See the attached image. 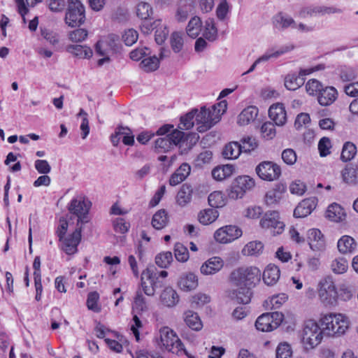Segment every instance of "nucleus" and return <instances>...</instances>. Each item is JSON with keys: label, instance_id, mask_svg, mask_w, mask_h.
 Instances as JSON below:
<instances>
[{"label": "nucleus", "instance_id": "8fccbe9b", "mask_svg": "<svg viewBox=\"0 0 358 358\" xmlns=\"http://www.w3.org/2000/svg\"><path fill=\"white\" fill-rule=\"evenodd\" d=\"M153 10L151 6L145 2H140L136 8L137 16L141 20H148L152 15Z\"/></svg>", "mask_w": 358, "mask_h": 358}, {"label": "nucleus", "instance_id": "20e7f679", "mask_svg": "<svg viewBox=\"0 0 358 358\" xmlns=\"http://www.w3.org/2000/svg\"><path fill=\"white\" fill-rule=\"evenodd\" d=\"M91 207V202L83 196H78L73 199L69 205V213L77 217V227L89 222L87 215Z\"/></svg>", "mask_w": 358, "mask_h": 358}, {"label": "nucleus", "instance_id": "7ed1b4c3", "mask_svg": "<svg viewBox=\"0 0 358 358\" xmlns=\"http://www.w3.org/2000/svg\"><path fill=\"white\" fill-rule=\"evenodd\" d=\"M323 334L321 327L316 322L311 320L305 322L301 334V343L303 348L306 351L314 349L321 343Z\"/></svg>", "mask_w": 358, "mask_h": 358}, {"label": "nucleus", "instance_id": "7c9ffc66", "mask_svg": "<svg viewBox=\"0 0 358 358\" xmlns=\"http://www.w3.org/2000/svg\"><path fill=\"white\" fill-rule=\"evenodd\" d=\"M286 187L282 184H278L275 187L269 190L265 196L267 205H273L278 203L282 198V194L285 192Z\"/></svg>", "mask_w": 358, "mask_h": 358}, {"label": "nucleus", "instance_id": "6ab92c4d", "mask_svg": "<svg viewBox=\"0 0 358 358\" xmlns=\"http://www.w3.org/2000/svg\"><path fill=\"white\" fill-rule=\"evenodd\" d=\"M269 117L278 126H282L287 121V114L282 103L273 104L268 110Z\"/></svg>", "mask_w": 358, "mask_h": 358}, {"label": "nucleus", "instance_id": "aec40b11", "mask_svg": "<svg viewBox=\"0 0 358 358\" xmlns=\"http://www.w3.org/2000/svg\"><path fill=\"white\" fill-rule=\"evenodd\" d=\"M338 98L337 90L331 86H325L317 96L318 103L322 106H329Z\"/></svg>", "mask_w": 358, "mask_h": 358}, {"label": "nucleus", "instance_id": "4468645a", "mask_svg": "<svg viewBox=\"0 0 358 358\" xmlns=\"http://www.w3.org/2000/svg\"><path fill=\"white\" fill-rule=\"evenodd\" d=\"M279 218L278 211H268L260 220V225L262 228L273 229V234H280L282 232L285 224Z\"/></svg>", "mask_w": 358, "mask_h": 358}, {"label": "nucleus", "instance_id": "58836bf2", "mask_svg": "<svg viewBox=\"0 0 358 358\" xmlns=\"http://www.w3.org/2000/svg\"><path fill=\"white\" fill-rule=\"evenodd\" d=\"M219 216L218 211L215 208H207L201 210L198 215L200 223L208 225L213 223Z\"/></svg>", "mask_w": 358, "mask_h": 358}, {"label": "nucleus", "instance_id": "3c124183", "mask_svg": "<svg viewBox=\"0 0 358 358\" xmlns=\"http://www.w3.org/2000/svg\"><path fill=\"white\" fill-rule=\"evenodd\" d=\"M241 150L244 152H250L255 150L257 146L258 143L255 138L252 136L244 137L241 140Z\"/></svg>", "mask_w": 358, "mask_h": 358}, {"label": "nucleus", "instance_id": "338daca9", "mask_svg": "<svg viewBox=\"0 0 358 358\" xmlns=\"http://www.w3.org/2000/svg\"><path fill=\"white\" fill-rule=\"evenodd\" d=\"M87 36V31L85 29H77L69 34V39L72 42L83 41Z\"/></svg>", "mask_w": 358, "mask_h": 358}, {"label": "nucleus", "instance_id": "0e129e2a", "mask_svg": "<svg viewBox=\"0 0 358 358\" xmlns=\"http://www.w3.org/2000/svg\"><path fill=\"white\" fill-rule=\"evenodd\" d=\"M281 156L283 162L288 165L294 164L297 159L295 151L291 148L284 150Z\"/></svg>", "mask_w": 358, "mask_h": 358}, {"label": "nucleus", "instance_id": "473e14b6", "mask_svg": "<svg viewBox=\"0 0 358 358\" xmlns=\"http://www.w3.org/2000/svg\"><path fill=\"white\" fill-rule=\"evenodd\" d=\"M184 321L194 331H200L203 327L201 320L196 313L187 310L184 313Z\"/></svg>", "mask_w": 358, "mask_h": 358}, {"label": "nucleus", "instance_id": "f3484780", "mask_svg": "<svg viewBox=\"0 0 358 358\" xmlns=\"http://www.w3.org/2000/svg\"><path fill=\"white\" fill-rule=\"evenodd\" d=\"M236 288L228 289L227 296L238 303L248 304L251 301L252 288L245 286H235Z\"/></svg>", "mask_w": 358, "mask_h": 358}, {"label": "nucleus", "instance_id": "72a5a7b5", "mask_svg": "<svg viewBox=\"0 0 358 358\" xmlns=\"http://www.w3.org/2000/svg\"><path fill=\"white\" fill-rule=\"evenodd\" d=\"M169 223V216L164 209L157 211L152 218V226L157 230L164 229Z\"/></svg>", "mask_w": 358, "mask_h": 358}, {"label": "nucleus", "instance_id": "412c9836", "mask_svg": "<svg viewBox=\"0 0 358 358\" xmlns=\"http://www.w3.org/2000/svg\"><path fill=\"white\" fill-rule=\"evenodd\" d=\"M308 70L301 69L299 76L295 73H291L285 78V86L289 90H296L302 86L304 83L303 76L309 74Z\"/></svg>", "mask_w": 358, "mask_h": 358}, {"label": "nucleus", "instance_id": "774afa93", "mask_svg": "<svg viewBox=\"0 0 358 358\" xmlns=\"http://www.w3.org/2000/svg\"><path fill=\"white\" fill-rule=\"evenodd\" d=\"M229 11V6L227 0H222L216 8V15L220 20H224Z\"/></svg>", "mask_w": 358, "mask_h": 358}, {"label": "nucleus", "instance_id": "6e6d98bb", "mask_svg": "<svg viewBox=\"0 0 358 358\" xmlns=\"http://www.w3.org/2000/svg\"><path fill=\"white\" fill-rule=\"evenodd\" d=\"M99 295L96 292H90L87 296V306L88 309L99 313L101 310V307L98 305Z\"/></svg>", "mask_w": 358, "mask_h": 358}, {"label": "nucleus", "instance_id": "2f4dec72", "mask_svg": "<svg viewBox=\"0 0 358 358\" xmlns=\"http://www.w3.org/2000/svg\"><path fill=\"white\" fill-rule=\"evenodd\" d=\"M338 249L343 254L353 252L357 247L355 239L350 236H343L338 241Z\"/></svg>", "mask_w": 358, "mask_h": 358}, {"label": "nucleus", "instance_id": "ddd939ff", "mask_svg": "<svg viewBox=\"0 0 358 358\" xmlns=\"http://www.w3.org/2000/svg\"><path fill=\"white\" fill-rule=\"evenodd\" d=\"M319 296L326 305L336 303L338 293L331 277H327L320 282Z\"/></svg>", "mask_w": 358, "mask_h": 358}, {"label": "nucleus", "instance_id": "1a4fd4ad", "mask_svg": "<svg viewBox=\"0 0 358 358\" xmlns=\"http://www.w3.org/2000/svg\"><path fill=\"white\" fill-rule=\"evenodd\" d=\"M162 285V282L159 280L157 269L154 266L148 267L142 272L141 286L146 295L153 296L155 289Z\"/></svg>", "mask_w": 358, "mask_h": 358}, {"label": "nucleus", "instance_id": "09e8293b", "mask_svg": "<svg viewBox=\"0 0 358 358\" xmlns=\"http://www.w3.org/2000/svg\"><path fill=\"white\" fill-rule=\"evenodd\" d=\"M174 255L176 259L180 262H186L189 258L187 248L180 243H176L174 245Z\"/></svg>", "mask_w": 358, "mask_h": 358}, {"label": "nucleus", "instance_id": "4c0bfd02", "mask_svg": "<svg viewBox=\"0 0 358 358\" xmlns=\"http://www.w3.org/2000/svg\"><path fill=\"white\" fill-rule=\"evenodd\" d=\"M203 37L209 41H215L217 38V29L213 18H208L205 21Z\"/></svg>", "mask_w": 358, "mask_h": 358}, {"label": "nucleus", "instance_id": "a878e982", "mask_svg": "<svg viewBox=\"0 0 358 358\" xmlns=\"http://www.w3.org/2000/svg\"><path fill=\"white\" fill-rule=\"evenodd\" d=\"M192 187L187 183L183 184L176 196L178 204L182 207L187 206L192 201Z\"/></svg>", "mask_w": 358, "mask_h": 358}, {"label": "nucleus", "instance_id": "ea45409f", "mask_svg": "<svg viewBox=\"0 0 358 358\" xmlns=\"http://www.w3.org/2000/svg\"><path fill=\"white\" fill-rule=\"evenodd\" d=\"M294 48L293 45H285L281 47L279 50L273 52H266L264 55L256 59V64L266 62L271 58H277L279 56L292 50Z\"/></svg>", "mask_w": 358, "mask_h": 358}, {"label": "nucleus", "instance_id": "bf43d9fd", "mask_svg": "<svg viewBox=\"0 0 358 358\" xmlns=\"http://www.w3.org/2000/svg\"><path fill=\"white\" fill-rule=\"evenodd\" d=\"M292 350L287 343H280L276 349V358H292Z\"/></svg>", "mask_w": 358, "mask_h": 358}, {"label": "nucleus", "instance_id": "39448f33", "mask_svg": "<svg viewBox=\"0 0 358 358\" xmlns=\"http://www.w3.org/2000/svg\"><path fill=\"white\" fill-rule=\"evenodd\" d=\"M160 348L173 354L179 355L183 350V344L175 334V332L168 327H164L159 330Z\"/></svg>", "mask_w": 358, "mask_h": 358}, {"label": "nucleus", "instance_id": "5701e85b", "mask_svg": "<svg viewBox=\"0 0 358 358\" xmlns=\"http://www.w3.org/2000/svg\"><path fill=\"white\" fill-rule=\"evenodd\" d=\"M193 0H180L176 14V18L178 22L185 21L189 15L194 11Z\"/></svg>", "mask_w": 358, "mask_h": 358}, {"label": "nucleus", "instance_id": "b1692460", "mask_svg": "<svg viewBox=\"0 0 358 358\" xmlns=\"http://www.w3.org/2000/svg\"><path fill=\"white\" fill-rule=\"evenodd\" d=\"M315 206V199H304L295 208L294 216L296 217H305L311 213Z\"/></svg>", "mask_w": 358, "mask_h": 358}, {"label": "nucleus", "instance_id": "a18cd8bd", "mask_svg": "<svg viewBox=\"0 0 358 358\" xmlns=\"http://www.w3.org/2000/svg\"><path fill=\"white\" fill-rule=\"evenodd\" d=\"M159 59L157 57H149L144 59L140 63L141 68L145 72L156 71L159 68Z\"/></svg>", "mask_w": 358, "mask_h": 358}, {"label": "nucleus", "instance_id": "4d7b16f0", "mask_svg": "<svg viewBox=\"0 0 358 358\" xmlns=\"http://www.w3.org/2000/svg\"><path fill=\"white\" fill-rule=\"evenodd\" d=\"M323 87V85L315 79L309 80L306 85V91L310 95L317 94L318 96Z\"/></svg>", "mask_w": 358, "mask_h": 358}, {"label": "nucleus", "instance_id": "c85d7f7f", "mask_svg": "<svg viewBox=\"0 0 358 358\" xmlns=\"http://www.w3.org/2000/svg\"><path fill=\"white\" fill-rule=\"evenodd\" d=\"M161 301L167 307H173L179 302V296L171 287H166L160 296Z\"/></svg>", "mask_w": 358, "mask_h": 358}, {"label": "nucleus", "instance_id": "a211bd4d", "mask_svg": "<svg viewBox=\"0 0 358 358\" xmlns=\"http://www.w3.org/2000/svg\"><path fill=\"white\" fill-rule=\"evenodd\" d=\"M223 266V260L220 257H213L201 265L200 271L206 275H213L220 271Z\"/></svg>", "mask_w": 358, "mask_h": 358}, {"label": "nucleus", "instance_id": "603ef678", "mask_svg": "<svg viewBox=\"0 0 358 358\" xmlns=\"http://www.w3.org/2000/svg\"><path fill=\"white\" fill-rule=\"evenodd\" d=\"M173 261L171 252H164L158 254L155 257V263L161 268H167Z\"/></svg>", "mask_w": 358, "mask_h": 358}, {"label": "nucleus", "instance_id": "f704fd0d", "mask_svg": "<svg viewBox=\"0 0 358 358\" xmlns=\"http://www.w3.org/2000/svg\"><path fill=\"white\" fill-rule=\"evenodd\" d=\"M242 152L241 144L238 142L233 141L224 146L222 155L225 159H235L238 157Z\"/></svg>", "mask_w": 358, "mask_h": 358}, {"label": "nucleus", "instance_id": "49530a36", "mask_svg": "<svg viewBox=\"0 0 358 358\" xmlns=\"http://www.w3.org/2000/svg\"><path fill=\"white\" fill-rule=\"evenodd\" d=\"M357 152L355 145L351 142H346L343 147L341 159L343 162H348L352 159Z\"/></svg>", "mask_w": 358, "mask_h": 358}, {"label": "nucleus", "instance_id": "052dcab7", "mask_svg": "<svg viewBox=\"0 0 358 358\" xmlns=\"http://www.w3.org/2000/svg\"><path fill=\"white\" fill-rule=\"evenodd\" d=\"M331 148V141L328 137H322L318 143V150L320 155L322 157H327L330 154Z\"/></svg>", "mask_w": 358, "mask_h": 358}, {"label": "nucleus", "instance_id": "423d86ee", "mask_svg": "<svg viewBox=\"0 0 358 358\" xmlns=\"http://www.w3.org/2000/svg\"><path fill=\"white\" fill-rule=\"evenodd\" d=\"M215 106L206 108L201 107L200 111L196 113L195 122L199 132H205L220 121L219 112L215 111Z\"/></svg>", "mask_w": 358, "mask_h": 358}, {"label": "nucleus", "instance_id": "c03bdc74", "mask_svg": "<svg viewBox=\"0 0 358 358\" xmlns=\"http://www.w3.org/2000/svg\"><path fill=\"white\" fill-rule=\"evenodd\" d=\"M288 299V296L285 293L278 294L271 296L268 300L266 301V308L271 309L279 308L283 303H285Z\"/></svg>", "mask_w": 358, "mask_h": 358}, {"label": "nucleus", "instance_id": "5fc2aeb1", "mask_svg": "<svg viewBox=\"0 0 358 358\" xmlns=\"http://www.w3.org/2000/svg\"><path fill=\"white\" fill-rule=\"evenodd\" d=\"M197 109H194L191 112L187 113L185 116L180 118V126L181 129H189L194 126V118L196 117V113Z\"/></svg>", "mask_w": 358, "mask_h": 358}, {"label": "nucleus", "instance_id": "6e6552de", "mask_svg": "<svg viewBox=\"0 0 358 358\" xmlns=\"http://www.w3.org/2000/svg\"><path fill=\"white\" fill-rule=\"evenodd\" d=\"M283 318L284 315L280 312L266 313L257 319L255 327L262 331H271L280 326Z\"/></svg>", "mask_w": 358, "mask_h": 358}, {"label": "nucleus", "instance_id": "de8ad7c7", "mask_svg": "<svg viewBox=\"0 0 358 358\" xmlns=\"http://www.w3.org/2000/svg\"><path fill=\"white\" fill-rule=\"evenodd\" d=\"M133 311L141 313L148 310V305L145 297L141 292H137L132 305Z\"/></svg>", "mask_w": 358, "mask_h": 358}, {"label": "nucleus", "instance_id": "f8f14e48", "mask_svg": "<svg viewBox=\"0 0 358 358\" xmlns=\"http://www.w3.org/2000/svg\"><path fill=\"white\" fill-rule=\"evenodd\" d=\"M257 176L263 180L274 181L281 176V169L278 164L271 161H264L255 168Z\"/></svg>", "mask_w": 358, "mask_h": 358}, {"label": "nucleus", "instance_id": "4be33fe9", "mask_svg": "<svg viewBox=\"0 0 358 358\" xmlns=\"http://www.w3.org/2000/svg\"><path fill=\"white\" fill-rule=\"evenodd\" d=\"M308 240L313 250H320L324 247V236L319 229H310L308 231Z\"/></svg>", "mask_w": 358, "mask_h": 358}, {"label": "nucleus", "instance_id": "bb28decb", "mask_svg": "<svg viewBox=\"0 0 358 358\" xmlns=\"http://www.w3.org/2000/svg\"><path fill=\"white\" fill-rule=\"evenodd\" d=\"M280 275L279 268L274 264H269L264 271L263 280L267 285H273L279 280Z\"/></svg>", "mask_w": 358, "mask_h": 358}, {"label": "nucleus", "instance_id": "37998d69", "mask_svg": "<svg viewBox=\"0 0 358 358\" xmlns=\"http://www.w3.org/2000/svg\"><path fill=\"white\" fill-rule=\"evenodd\" d=\"M264 245L260 241H251L245 245L242 252L244 255H258L262 253Z\"/></svg>", "mask_w": 358, "mask_h": 358}, {"label": "nucleus", "instance_id": "c756f323", "mask_svg": "<svg viewBox=\"0 0 358 358\" xmlns=\"http://www.w3.org/2000/svg\"><path fill=\"white\" fill-rule=\"evenodd\" d=\"M273 26L279 30H284L289 27H296V22L291 17L285 15L282 13H279L273 17Z\"/></svg>", "mask_w": 358, "mask_h": 358}, {"label": "nucleus", "instance_id": "2eb2a0df", "mask_svg": "<svg viewBox=\"0 0 358 358\" xmlns=\"http://www.w3.org/2000/svg\"><path fill=\"white\" fill-rule=\"evenodd\" d=\"M83 227H77L73 232L62 238V250L69 255H74L78 252V245L81 241Z\"/></svg>", "mask_w": 358, "mask_h": 358}, {"label": "nucleus", "instance_id": "a19ab883", "mask_svg": "<svg viewBox=\"0 0 358 358\" xmlns=\"http://www.w3.org/2000/svg\"><path fill=\"white\" fill-rule=\"evenodd\" d=\"M201 24L200 17L197 16L192 17L186 27L187 35L192 38H196L201 31Z\"/></svg>", "mask_w": 358, "mask_h": 358}, {"label": "nucleus", "instance_id": "864d4df0", "mask_svg": "<svg viewBox=\"0 0 358 358\" xmlns=\"http://www.w3.org/2000/svg\"><path fill=\"white\" fill-rule=\"evenodd\" d=\"M331 268L334 273L343 274L345 273L348 270V262L343 258L336 259L334 261H332Z\"/></svg>", "mask_w": 358, "mask_h": 358}, {"label": "nucleus", "instance_id": "69168bd1", "mask_svg": "<svg viewBox=\"0 0 358 358\" xmlns=\"http://www.w3.org/2000/svg\"><path fill=\"white\" fill-rule=\"evenodd\" d=\"M143 22L140 26L141 31L145 34H150L154 29L160 25L161 20H158L151 22L150 18L148 20H142Z\"/></svg>", "mask_w": 358, "mask_h": 358}, {"label": "nucleus", "instance_id": "79ce46f5", "mask_svg": "<svg viewBox=\"0 0 358 358\" xmlns=\"http://www.w3.org/2000/svg\"><path fill=\"white\" fill-rule=\"evenodd\" d=\"M184 34L182 32L174 31L170 37V44L171 49L176 53L180 52L184 46Z\"/></svg>", "mask_w": 358, "mask_h": 358}, {"label": "nucleus", "instance_id": "cd10ccee", "mask_svg": "<svg viewBox=\"0 0 358 358\" xmlns=\"http://www.w3.org/2000/svg\"><path fill=\"white\" fill-rule=\"evenodd\" d=\"M258 108L253 106L243 109L238 117V124L243 126L253 122L258 115Z\"/></svg>", "mask_w": 358, "mask_h": 358}, {"label": "nucleus", "instance_id": "680f3d73", "mask_svg": "<svg viewBox=\"0 0 358 358\" xmlns=\"http://www.w3.org/2000/svg\"><path fill=\"white\" fill-rule=\"evenodd\" d=\"M155 34V39L157 44H162L166 40L168 34L169 30L166 27L160 23V25L157 27Z\"/></svg>", "mask_w": 358, "mask_h": 358}, {"label": "nucleus", "instance_id": "c9c22d12", "mask_svg": "<svg viewBox=\"0 0 358 358\" xmlns=\"http://www.w3.org/2000/svg\"><path fill=\"white\" fill-rule=\"evenodd\" d=\"M66 51L81 59L90 58L92 56V49L85 45H70L66 47Z\"/></svg>", "mask_w": 358, "mask_h": 358}, {"label": "nucleus", "instance_id": "dca6fc26", "mask_svg": "<svg viewBox=\"0 0 358 358\" xmlns=\"http://www.w3.org/2000/svg\"><path fill=\"white\" fill-rule=\"evenodd\" d=\"M242 235V231L234 225H227L217 229L214 234L216 241L220 243H230Z\"/></svg>", "mask_w": 358, "mask_h": 358}, {"label": "nucleus", "instance_id": "393cba45", "mask_svg": "<svg viewBox=\"0 0 358 358\" xmlns=\"http://www.w3.org/2000/svg\"><path fill=\"white\" fill-rule=\"evenodd\" d=\"M178 286L185 292L195 289L198 286V278L192 272L182 275L179 281Z\"/></svg>", "mask_w": 358, "mask_h": 358}, {"label": "nucleus", "instance_id": "e433bc0d", "mask_svg": "<svg viewBox=\"0 0 358 358\" xmlns=\"http://www.w3.org/2000/svg\"><path fill=\"white\" fill-rule=\"evenodd\" d=\"M326 216L331 221L340 222L344 220L345 213L340 205L333 203L328 207Z\"/></svg>", "mask_w": 358, "mask_h": 358}, {"label": "nucleus", "instance_id": "0eeeda50", "mask_svg": "<svg viewBox=\"0 0 358 358\" xmlns=\"http://www.w3.org/2000/svg\"><path fill=\"white\" fill-rule=\"evenodd\" d=\"M67 2L65 22L70 27H79L85 20V7L79 0H67Z\"/></svg>", "mask_w": 358, "mask_h": 358}, {"label": "nucleus", "instance_id": "9d476101", "mask_svg": "<svg viewBox=\"0 0 358 358\" xmlns=\"http://www.w3.org/2000/svg\"><path fill=\"white\" fill-rule=\"evenodd\" d=\"M255 186V180L248 176H241L236 178L229 192V196L233 199L242 198L246 192Z\"/></svg>", "mask_w": 358, "mask_h": 358}, {"label": "nucleus", "instance_id": "9b49d317", "mask_svg": "<svg viewBox=\"0 0 358 358\" xmlns=\"http://www.w3.org/2000/svg\"><path fill=\"white\" fill-rule=\"evenodd\" d=\"M185 136L183 131L173 129L169 134L157 138L155 141V150L158 152H168L174 146L182 142Z\"/></svg>", "mask_w": 358, "mask_h": 358}, {"label": "nucleus", "instance_id": "13d9d810", "mask_svg": "<svg viewBox=\"0 0 358 358\" xmlns=\"http://www.w3.org/2000/svg\"><path fill=\"white\" fill-rule=\"evenodd\" d=\"M320 15V6H307L302 8L298 13V15L301 18L312 17Z\"/></svg>", "mask_w": 358, "mask_h": 358}, {"label": "nucleus", "instance_id": "e2e57ef3", "mask_svg": "<svg viewBox=\"0 0 358 358\" xmlns=\"http://www.w3.org/2000/svg\"><path fill=\"white\" fill-rule=\"evenodd\" d=\"M138 37V32L133 29H129L124 31L122 40L127 45L130 46L136 42Z\"/></svg>", "mask_w": 358, "mask_h": 358}, {"label": "nucleus", "instance_id": "f257e3e1", "mask_svg": "<svg viewBox=\"0 0 358 358\" xmlns=\"http://www.w3.org/2000/svg\"><path fill=\"white\" fill-rule=\"evenodd\" d=\"M260 278L261 271L256 266L239 267L229 275V280L234 286H245L252 289L260 281Z\"/></svg>", "mask_w": 358, "mask_h": 358}, {"label": "nucleus", "instance_id": "f03ea898", "mask_svg": "<svg viewBox=\"0 0 358 358\" xmlns=\"http://www.w3.org/2000/svg\"><path fill=\"white\" fill-rule=\"evenodd\" d=\"M321 329L324 334L329 336H341L348 328V322L342 314H329L321 320Z\"/></svg>", "mask_w": 358, "mask_h": 358}]
</instances>
